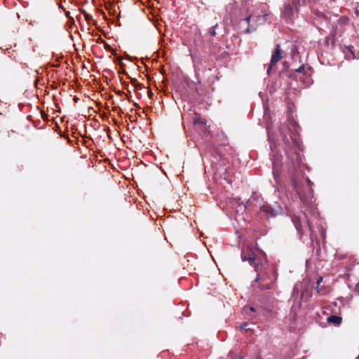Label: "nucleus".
I'll use <instances>...</instances> for the list:
<instances>
[{"label": "nucleus", "mask_w": 359, "mask_h": 359, "mask_svg": "<svg viewBox=\"0 0 359 359\" xmlns=\"http://www.w3.org/2000/svg\"><path fill=\"white\" fill-rule=\"evenodd\" d=\"M251 20L252 21L255 20L254 15H250L249 16H248V17H246L245 18V20L248 23V28L246 29V31H245V32H247V33H250V32L255 30V29H256V27H254L253 25L252 26L250 25V22Z\"/></svg>", "instance_id": "9d476101"}, {"label": "nucleus", "mask_w": 359, "mask_h": 359, "mask_svg": "<svg viewBox=\"0 0 359 359\" xmlns=\"http://www.w3.org/2000/svg\"><path fill=\"white\" fill-rule=\"evenodd\" d=\"M327 320L329 323L334 324V325L339 326L341 325L342 322V318L340 316H330L327 318Z\"/></svg>", "instance_id": "6e6552de"}, {"label": "nucleus", "mask_w": 359, "mask_h": 359, "mask_svg": "<svg viewBox=\"0 0 359 359\" xmlns=\"http://www.w3.org/2000/svg\"><path fill=\"white\" fill-rule=\"evenodd\" d=\"M84 16L86 20H90L91 18V16L88 14L86 12H84Z\"/></svg>", "instance_id": "dca6fc26"}, {"label": "nucleus", "mask_w": 359, "mask_h": 359, "mask_svg": "<svg viewBox=\"0 0 359 359\" xmlns=\"http://www.w3.org/2000/svg\"><path fill=\"white\" fill-rule=\"evenodd\" d=\"M256 271L257 272V275L254 283H257L258 287L262 290L270 289L271 283L270 274L271 269L269 268L266 260L263 262H260L259 270Z\"/></svg>", "instance_id": "f257e3e1"}, {"label": "nucleus", "mask_w": 359, "mask_h": 359, "mask_svg": "<svg viewBox=\"0 0 359 359\" xmlns=\"http://www.w3.org/2000/svg\"><path fill=\"white\" fill-rule=\"evenodd\" d=\"M248 326H249V324L248 323H245L240 326V329L241 330L247 332L250 330V328Z\"/></svg>", "instance_id": "4468645a"}, {"label": "nucleus", "mask_w": 359, "mask_h": 359, "mask_svg": "<svg viewBox=\"0 0 359 359\" xmlns=\"http://www.w3.org/2000/svg\"><path fill=\"white\" fill-rule=\"evenodd\" d=\"M211 35L212 36H215L216 35V32L215 30H212L211 32H210Z\"/></svg>", "instance_id": "a211bd4d"}, {"label": "nucleus", "mask_w": 359, "mask_h": 359, "mask_svg": "<svg viewBox=\"0 0 359 359\" xmlns=\"http://www.w3.org/2000/svg\"><path fill=\"white\" fill-rule=\"evenodd\" d=\"M250 310H251L252 311H255V309H254L253 307H250Z\"/></svg>", "instance_id": "aec40b11"}, {"label": "nucleus", "mask_w": 359, "mask_h": 359, "mask_svg": "<svg viewBox=\"0 0 359 359\" xmlns=\"http://www.w3.org/2000/svg\"><path fill=\"white\" fill-rule=\"evenodd\" d=\"M292 180L301 201L305 204L311 203L313 198L312 182L311 180L308 177L306 178V186L304 189L294 177H292Z\"/></svg>", "instance_id": "f03ea898"}, {"label": "nucleus", "mask_w": 359, "mask_h": 359, "mask_svg": "<svg viewBox=\"0 0 359 359\" xmlns=\"http://www.w3.org/2000/svg\"><path fill=\"white\" fill-rule=\"evenodd\" d=\"M304 69H305V67H304V65H302L300 66L299 68L296 69L295 71L298 73H303V74H305L304 72Z\"/></svg>", "instance_id": "2eb2a0df"}, {"label": "nucleus", "mask_w": 359, "mask_h": 359, "mask_svg": "<svg viewBox=\"0 0 359 359\" xmlns=\"http://www.w3.org/2000/svg\"><path fill=\"white\" fill-rule=\"evenodd\" d=\"M266 14L264 15H254L255 20H253V22L256 23L257 25H262L266 22Z\"/></svg>", "instance_id": "f8f14e48"}, {"label": "nucleus", "mask_w": 359, "mask_h": 359, "mask_svg": "<svg viewBox=\"0 0 359 359\" xmlns=\"http://www.w3.org/2000/svg\"><path fill=\"white\" fill-rule=\"evenodd\" d=\"M356 359H359V355L356 358Z\"/></svg>", "instance_id": "412c9836"}, {"label": "nucleus", "mask_w": 359, "mask_h": 359, "mask_svg": "<svg viewBox=\"0 0 359 359\" xmlns=\"http://www.w3.org/2000/svg\"><path fill=\"white\" fill-rule=\"evenodd\" d=\"M304 220H305V226L306 225L308 226V228L309 229V231H310V237H311V239L313 238V229L311 224V222L309 221V219H308L307 217V215L306 214H304Z\"/></svg>", "instance_id": "ddd939ff"}, {"label": "nucleus", "mask_w": 359, "mask_h": 359, "mask_svg": "<svg viewBox=\"0 0 359 359\" xmlns=\"http://www.w3.org/2000/svg\"><path fill=\"white\" fill-rule=\"evenodd\" d=\"M305 0H287L284 4L281 15L287 21L292 20L299 13V8L304 5Z\"/></svg>", "instance_id": "7ed1b4c3"}, {"label": "nucleus", "mask_w": 359, "mask_h": 359, "mask_svg": "<svg viewBox=\"0 0 359 359\" xmlns=\"http://www.w3.org/2000/svg\"><path fill=\"white\" fill-rule=\"evenodd\" d=\"M261 210L266 213V216L274 217L275 213L272 208L269 205H263L261 208Z\"/></svg>", "instance_id": "9b49d317"}, {"label": "nucleus", "mask_w": 359, "mask_h": 359, "mask_svg": "<svg viewBox=\"0 0 359 359\" xmlns=\"http://www.w3.org/2000/svg\"><path fill=\"white\" fill-rule=\"evenodd\" d=\"M283 54L284 52L281 50L280 44H276L275 50L271 55L270 63L266 70L269 75L271 74L272 68L283 58Z\"/></svg>", "instance_id": "39448f33"}, {"label": "nucleus", "mask_w": 359, "mask_h": 359, "mask_svg": "<svg viewBox=\"0 0 359 359\" xmlns=\"http://www.w3.org/2000/svg\"><path fill=\"white\" fill-rule=\"evenodd\" d=\"M281 160L282 156L280 155L276 154L273 158L272 173L276 182H278V179L281 171Z\"/></svg>", "instance_id": "423d86ee"}, {"label": "nucleus", "mask_w": 359, "mask_h": 359, "mask_svg": "<svg viewBox=\"0 0 359 359\" xmlns=\"http://www.w3.org/2000/svg\"><path fill=\"white\" fill-rule=\"evenodd\" d=\"M241 259L243 262L248 261L249 264L254 267L255 271L259 270L260 262H264V255L254 252L251 248H246L242 250Z\"/></svg>", "instance_id": "20e7f679"}, {"label": "nucleus", "mask_w": 359, "mask_h": 359, "mask_svg": "<svg viewBox=\"0 0 359 359\" xmlns=\"http://www.w3.org/2000/svg\"><path fill=\"white\" fill-rule=\"evenodd\" d=\"M193 123L195 126H205L206 120L199 114H196L193 118Z\"/></svg>", "instance_id": "1a4fd4ad"}, {"label": "nucleus", "mask_w": 359, "mask_h": 359, "mask_svg": "<svg viewBox=\"0 0 359 359\" xmlns=\"http://www.w3.org/2000/svg\"><path fill=\"white\" fill-rule=\"evenodd\" d=\"M292 222L299 235L300 239H302L304 232L301 218L299 216L294 215L292 217Z\"/></svg>", "instance_id": "0eeeda50"}, {"label": "nucleus", "mask_w": 359, "mask_h": 359, "mask_svg": "<svg viewBox=\"0 0 359 359\" xmlns=\"http://www.w3.org/2000/svg\"><path fill=\"white\" fill-rule=\"evenodd\" d=\"M295 156H296L297 163H299V162L300 161L299 155L295 152Z\"/></svg>", "instance_id": "f3484780"}, {"label": "nucleus", "mask_w": 359, "mask_h": 359, "mask_svg": "<svg viewBox=\"0 0 359 359\" xmlns=\"http://www.w3.org/2000/svg\"><path fill=\"white\" fill-rule=\"evenodd\" d=\"M322 279H323L322 278H320V279H319V280H318V282H317V284H318V285L320 283V282L322 280Z\"/></svg>", "instance_id": "6ab92c4d"}]
</instances>
